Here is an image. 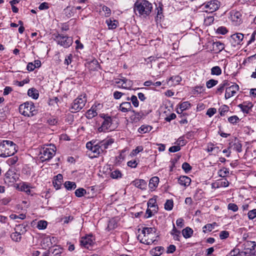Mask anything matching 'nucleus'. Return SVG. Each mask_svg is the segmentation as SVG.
I'll return each instance as SVG.
<instances>
[{
	"label": "nucleus",
	"mask_w": 256,
	"mask_h": 256,
	"mask_svg": "<svg viewBox=\"0 0 256 256\" xmlns=\"http://www.w3.org/2000/svg\"><path fill=\"white\" fill-rule=\"evenodd\" d=\"M231 38L234 41L235 44H239L244 38V35L240 33H237L232 35Z\"/></svg>",
	"instance_id": "nucleus-23"
},
{
	"label": "nucleus",
	"mask_w": 256,
	"mask_h": 256,
	"mask_svg": "<svg viewBox=\"0 0 256 256\" xmlns=\"http://www.w3.org/2000/svg\"><path fill=\"white\" fill-rule=\"evenodd\" d=\"M56 148L54 145L44 146L40 150V158L42 162L50 160L56 154Z\"/></svg>",
	"instance_id": "nucleus-6"
},
{
	"label": "nucleus",
	"mask_w": 256,
	"mask_h": 256,
	"mask_svg": "<svg viewBox=\"0 0 256 256\" xmlns=\"http://www.w3.org/2000/svg\"><path fill=\"white\" fill-rule=\"evenodd\" d=\"M132 106L129 102H122L119 106V110L123 112H126L132 111Z\"/></svg>",
	"instance_id": "nucleus-14"
},
{
	"label": "nucleus",
	"mask_w": 256,
	"mask_h": 256,
	"mask_svg": "<svg viewBox=\"0 0 256 256\" xmlns=\"http://www.w3.org/2000/svg\"><path fill=\"white\" fill-rule=\"evenodd\" d=\"M98 113L97 106H93L90 109L88 110L86 113V117L88 119H91L97 116Z\"/></svg>",
	"instance_id": "nucleus-16"
},
{
	"label": "nucleus",
	"mask_w": 256,
	"mask_h": 256,
	"mask_svg": "<svg viewBox=\"0 0 256 256\" xmlns=\"http://www.w3.org/2000/svg\"><path fill=\"white\" fill-rule=\"evenodd\" d=\"M229 185V182L226 179L224 180H220L218 182V187H228Z\"/></svg>",
	"instance_id": "nucleus-53"
},
{
	"label": "nucleus",
	"mask_w": 256,
	"mask_h": 256,
	"mask_svg": "<svg viewBox=\"0 0 256 256\" xmlns=\"http://www.w3.org/2000/svg\"><path fill=\"white\" fill-rule=\"evenodd\" d=\"M154 228H144L142 233L138 236L140 242L148 245L151 244L157 241L158 237Z\"/></svg>",
	"instance_id": "nucleus-2"
},
{
	"label": "nucleus",
	"mask_w": 256,
	"mask_h": 256,
	"mask_svg": "<svg viewBox=\"0 0 256 256\" xmlns=\"http://www.w3.org/2000/svg\"><path fill=\"white\" fill-rule=\"evenodd\" d=\"M192 234V230L189 227H186L182 230V234L184 237L186 238H190L191 237Z\"/></svg>",
	"instance_id": "nucleus-30"
},
{
	"label": "nucleus",
	"mask_w": 256,
	"mask_h": 256,
	"mask_svg": "<svg viewBox=\"0 0 256 256\" xmlns=\"http://www.w3.org/2000/svg\"><path fill=\"white\" fill-rule=\"evenodd\" d=\"M16 145L12 141L5 140L0 142V156L8 157L14 155L16 152Z\"/></svg>",
	"instance_id": "nucleus-4"
},
{
	"label": "nucleus",
	"mask_w": 256,
	"mask_h": 256,
	"mask_svg": "<svg viewBox=\"0 0 256 256\" xmlns=\"http://www.w3.org/2000/svg\"><path fill=\"white\" fill-rule=\"evenodd\" d=\"M229 236V232L226 230L222 231L220 234V238L221 240L225 239Z\"/></svg>",
	"instance_id": "nucleus-61"
},
{
	"label": "nucleus",
	"mask_w": 256,
	"mask_h": 256,
	"mask_svg": "<svg viewBox=\"0 0 256 256\" xmlns=\"http://www.w3.org/2000/svg\"><path fill=\"white\" fill-rule=\"evenodd\" d=\"M182 168L185 172L188 173L192 170V168L188 163L185 162L182 164Z\"/></svg>",
	"instance_id": "nucleus-52"
},
{
	"label": "nucleus",
	"mask_w": 256,
	"mask_h": 256,
	"mask_svg": "<svg viewBox=\"0 0 256 256\" xmlns=\"http://www.w3.org/2000/svg\"><path fill=\"white\" fill-rule=\"evenodd\" d=\"M155 212L152 210V208H148L146 212V218H149L152 217Z\"/></svg>",
	"instance_id": "nucleus-63"
},
{
	"label": "nucleus",
	"mask_w": 256,
	"mask_h": 256,
	"mask_svg": "<svg viewBox=\"0 0 256 256\" xmlns=\"http://www.w3.org/2000/svg\"><path fill=\"white\" fill-rule=\"evenodd\" d=\"M143 150V148L142 146H138L134 150H133L132 154L133 156L136 155L140 152H141Z\"/></svg>",
	"instance_id": "nucleus-62"
},
{
	"label": "nucleus",
	"mask_w": 256,
	"mask_h": 256,
	"mask_svg": "<svg viewBox=\"0 0 256 256\" xmlns=\"http://www.w3.org/2000/svg\"><path fill=\"white\" fill-rule=\"evenodd\" d=\"M218 224L216 222H213L212 224H208L205 225L203 228V232L206 233L207 232H210L214 230Z\"/></svg>",
	"instance_id": "nucleus-28"
},
{
	"label": "nucleus",
	"mask_w": 256,
	"mask_h": 256,
	"mask_svg": "<svg viewBox=\"0 0 256 256\" xmlns=\"http://www.w3.org/2000/svg\"><path fill=\"white\" fill-rule=\"evenodd\" d=\"M232 146H233L234 149L238 152H241L242 150V144L238 140H235V142Z\"/></svg>",
	"instance_id": "nucleus-43"
},
{
	"label": "nucleus",
	"mask_w": 256,
	"mask_h": 256,
	"mask_svg": "<svg viewBox=\"0 0 256 256\" xmlns=\"http://www.w3.org/2000/svg\"><path fill=\"white\" fill-rule=\"evenodd\" d=\"M239 86L238 84H234L226 88L225 93L226 99H228L234 96L238 90Z\"/></svg>",
	"instance_id": "nucleus-12"
},
{
	"label": "nucleus",
	"mask_w": 256,
	"mask_h": 256,
	"mask_svg": "<svg viewBox=\"0 0 256 256\" xmlns=\"http://www.w3.org/2000/svg\"><path fill=\"white\" fill-rule=\"evenodd\" d=\"M174 206V202L172 200H168L164 204V208L167 210H170Z\"/></svg>",
	"instance_id": "nucleus-39"
},
{
	"label": "nucleus",
	"mask_w": 256,
	"mask_h": 256,
	"mask_svg": "<svg viewBox=\"0 0 256 256\" xmlns=\"http://www.w3.org/2000/svg\"><path fill=\"white\" fill-rule=\"evenodd\" d=\"M100 14H102V15H103V14H105V15L108 14H108H110L111 10L110 8H108L106 6H104L102 7V8L100 9Z\"/></svg>",
	"instance_id": "nucleus-45"
},
{
	"label": "nucleus",
	"mask_w": 256,
	"mask_h": 256,
	"mask_svg": "<svg viewBox=\"0 0 256 256\" xmlns=\"http://www.w3.org/2000/svg\"><path fill=\"white\" fill-rule=\"evenodd\" d=\"M74 193L77 197L80 198L86 194V191L84 188H79L76 190Z\"/></svg>",
	"instance_id": "nucleus-40"
},
{
	"label": "nucleus",
	"mask_w": 256,
	"mask_h": 256,
	"mask_svg": "<svg viewBox=\"0 0 256 256\" xmlns=\"http://www.w3.org/2000/svg\"><path fill=\"white\" fill-rule=\"evenodd\" d=\"M54 40L57 44L64 48H67L70 47L73 42L72 37L64 36L62 34H54Z\"/></svg>",
	"instance_id": "nucleus-7"
},
{
	"label": "nucleus",
	"mask_w": 256,
	"mask_h": 256,
	"mask_svg": "<svg viewBox=\"0 0 256 256\" xmlns=\"http://www.w3.org/2000/svg\"><path fill=\"white\" fill-rule=\"evenodd\" d=\"M156 197L154 196L152 198H150L148 203V208H152V210L154 212H156L158 209V206L156 204Z\"/></svg>",
	"instance_id": "nucleus-20"
},
{
	"label": "nucleus",
	"mask_w": 256,
	"mask_h": 256,
	"mask_svg": "<svg viewBox=\"0 0 256 256\" xmlns=\"http://www.w3.org/2000/svg\"><path fill=\"white\" fill-rule=\"evenodd\" d=\"M10 238L14 242H19L21 240V234L16 232H12L10 234Z\"/></svg>",
	"instance_id": "nucleus-36"
},
{
	"label": "nucleus",
	"mask_w": 256,
	"mask_h": 256,
	"mask_svg": "<svg viewBox=\"0 0 256 256\" xmlns=\"http://www.w3.org/2000/svg\"><path fill=\"white\" fill-rule=\"evenodd\" d=\"M222 74V70L218 66H215L211 69V74L212 75L219 76Z\"/></svg>",
	"instance_id": "nucleus-37"
},
{
	"label": "nucleus",
	"mask_w": 256,
	"mask_h": 256,
	"mask_svg": "<svg viewBox=\"0 0 256 256\" xmlns=\"http://www.w3.org/2000/svg\"><path fill=\"white\" fill-rule=\"evenodd\" d=\"M212 46L214 50H216L218 52H221L224 48V44L220 42H214Z\"/></svg>",
	"instance_id": "nucleus-31"
},
{
	"label": "nucleus",
	"mask_w": 256,
	"mask_h": 256,
	"mask_svg": "<svg viewBox=\"0 0 256 256\" xmlns=\"http://www.w3.org/2000/svg\"><path fill=\"white\" fill-rule=\"evenodd\" d=\"M171 234L173 236V238L175 240L180 241V232L177 230L174 224H173V228L171 232Z\"/></svg>",
	"instance_id": "nucleus-27"
},
{
	"label": "nucleus",
	"mask_w": 256,
	"mask_h": 256,
	"mask_svg": "<svg viewBox=\"0 0 256 256\" xmlns=\"http://www.w3.org/2000/svg\"><path fill=\"white\" fill-rule=\"evenodd\" d=\"M100 116L103 118V122L98 130V132H106L108 130H111L110 126L112 124V120L110 116H106L104 114H101Z\"/></svg>",
	"instance_id": "nucleus-9"
},
{
	"label": "nucleus",
	"mask_w": 256,
	"mask_h": 256,
	"mask_svg": "<svg viewBox=\"0 0 256 256\" xmlns=\"http://www.w3.org/2000/svg\"><path fill=\"white\" fill-rule=\"evenodd\" d=\"M10 218L12 220H24L26 218V215L24 214H22L18 215H16V214H12L10 216Z\"/></svg>",
	"instance_id": "nucleus-49"
},
{
	"label": "nucleus",
	"mask_w": 256,
	"mask_h": 256,
	"mask_svg": "<svg viewBox=\"0 0 256 256\" xmlns=\"http://www.w3.org/2000/svg\"><path fill=\"white\" fill-rule=\"evenodd\" d=\"M216 112V109L214 108H209L206 112V114L209 117H212Z\"/></svg>",
	"instance_id": "nucleus-54"
},
{
	"label": "nucleus",
	"mask_w": 256,
	"mask_h": 256,
	"mask_svg": "<svg viewBox=\"0 0 256 256\" xmlns=\"http://www.w3.org/2000/svg\"><path fill=\"white\" fill-rule=\"evenodd\" d=\"M114 142V140L112 138L106 139L98 142L91 141L86 143V148L94 154L92 157L96 158L104 152Z\"/></svg>",
	"instance_id": "nucleus-1"
},
{
	"label": "nucleus",
	"mask_w": 256,
	"mask_h": 256,
	"mask_svg": "<svg viewBox=\"0 0 256 256\" xmlns=\"http://www.w3.org/2000/svg\"><path fill=\"white\" fill-rule=\"evenodd\" d=\"M159 182V178L158 176H154L150 178L149 182V188L153 190L158 186Z\"/></svg>",
	"instance_id": "nucleus-21"
},
{
	"label": "nucleus",
	"mask_w": 256,
	"mask_h": 256,
	"mask_svg": "<svg viewBox=\"0 0 256 256\" xmlns=\"http://www.w3.org/2000/svg\"><path fill=\"white\" fill-rule=\"evenodd\" d=\"M132 86V82L130 80H128L125 78H123V82L121 86H118V88L125 89H128Z\"/></svg>",
	"instance_id": "nucleus-25"
},
{
	"label": "nucleus",
	"mask_w": 256,
	"mask_h": 256,
	"mask_svg": "<svg viewBox=\"0 0 256 256\" xmlns=\"http://www.w3.org/2000/svg\"><path fill=\"white\" fill-rule=\"evenodd\" d=\"M214 20V17H206L204 20V24L206 26H210Z\"/></svg>",
	"instance_id": "nucleus-56"
},
{
	"label": "nucleus",
	"mask_w": 256,
	"mask_h": 256,
	"mask_svg": "<svg viewBox=\"0 0 256 256\" xmlns=\"http://www.w3.org/2000/svg\"><path fill=\"white\" fill-rule=\"evenodd\" d=\"M47 222L44 220H40L38 222L37 228L39 230H44L46 228L47 226Z\"/></svg>",
	"instance_id": "nucleus-51"
},
{
	"label": "nucleus",
	"mask_w": 256,
	"mask_h": 256,
	"mask_svg": "<svg viewBox=\"0 0 256 256\" xmlns=\"http://www.w3.org/2000/svg\"><path fill=\"white\" fill-rule=\"evenodd\" d=\"M240 120V118L236 116H232L228 118V122L232 124L238 123Z\"/></svg>",
	"instance_id": "nucleus-47"
},
{
	"label": "nucleus",
	"mask_w": 256,
	"mask_h": 256,
	"mask_svg": "<svg viewBox=\"0 0 256 256\" xmlns=\"http://www.w3.org/2000/svg\"><path fill=\"white\" fill-rule=\"evenodd\" d=\"M109 29H115L118 24V20L114 19V17H111L106 20V22Z\"/></svg>",
	"instance_id": "nucleus-19"
},
{
	"label": "nucleus",
	"mask_w": 256,
	"mask_h": 256,
	"mask_svg": "<svg viewBox=\"0 0 256 256\" xmlns=\"http://www.w3.org/2000/svg\"><path fill=\"white\" fill-rule=\"evenodd\" d=\"M65 188L68 190L75 189L76 187V184L74 182L66 181L64 183Z\"/></svg>",
	"instance_id": "nucleus-35"
},
{
	"label": "nucleus",
	"mask_w": 256,
	"mask_h": 256,
	"mask_svg": "<svg viewBox=\"0 0 256 256\" xmlns=\"http://www.w3.org/2000/svg\"><path fill=\"white\" fill-rule=\"evenodd\" d=\"M191 182V179L187 176H180L178 179V182L181 186H188Z\"/></svg>",
	"instance_id": "nucleus-17"
},
{
	"label": "nucleus",
	"mask_w": 256,
	"mask_h": 256,
	"mask_svg": "<svg viewBox=\"0 0 256 256\" xmlns=\"http://www.w3.org/2000/svg\"><path fill=\"white\" fill-rule=\"evenodd\" d=\"M230 256H241L240 250L238 248L234 249L230 252Z\"/></svg>",
	"instance_id": "nucleus-64"
},
{
	"label": "nucleus",
	"mask_w": 256,
	"mask_h": 256,
	"mask_svg": "<svg viewBox=\"0 0 256 256\" xmlns=\"http://www.w3.org/2000/svg\"><path fill=\"white\" fill-rule=\"evenodd\" d=\"M87 101L86 94H82L75 99L72 104L71 108L75 111H79L85 106Z\"/></svg>",
	"instance_id": "nucleus-8"
},
{
	"label": "nucleus",
	"mask_w": 256,
	"mask_h": 256,
	"mask_svg": "<svg viewBox=\"0 0 256 256\" xmlns=\"http://www.w3.org/2000/svg\"><path fill=\"white\" fill-rule=\"evenodd\" d=\"M248 218L250 220H253L256 217V209L249 211L248 213Z\"/></svg>",
	"instance_id": "nucleus-55"
},
{
	"label": "nucleus",
	"mask_w": 256,
	"mask_h": 256,
	"mask_svg": "<svg viewBox=\"0 0 256 256\" xmlns=\"http://www.w3.org/2000/svg\"><path fill=\"white\" fill-rule=\"evenodd\" d=\"M124 94L122 92L118 91H115L113 94V96L114 99L118 100L120 98L122 97V96H124Z\"/></svg>",
	"instance_id": "nucleus-60"
},
{
	"label": "nucleus",
	"mask_w": 256,
	"mask_h": 256,
	"mask_svg": "<svg viewBox=\"0 0 256 256\" xmlns=\"http://www.w3.org/2000/svg\"><path fill=\"white\" fill-rule=\"evenodd\" d=\"M122 176L121 172L118 170L112 171L110 174V177L114 179L120 178Z\"/></svg>",
	"instance_id": "nucleus-38"
},
{
	"label": "nucleus",
	"mask_w": 256,
	"mask_h": 256,
	"mask_svg": "<svg viewBox=\"0 0 256 256\" xmlns=\"http://www.w3.org/2000/svg\"><path fill=\"white\" fill-rule=\"evenodd\" d=\"M229 174V170L226 168H223L218 172V175L222 178H225Z\"/></svg>",
	"instance_id": "nucleus-41"
},
{
	"label": "nucleus",
	"mask_w": 256,
	"mask_h": 256,
	"mask_svg": "<svg viewBox=\"0 0 256 256\" xmlns=\"http://www.w3.org/2000/svg\"><path fill=\"white\" fill-rule=\"evenodd\" d=\"M219 6L220 2L216 0H212L206 4L205 8H208L206 12L208 14L212 13L218 8Z\"/></svg>",
	"instance_id": "nucleus-11"
},
{
	"label": "nucleus",
	"mask_w": 256,
	"mask_h": 256,
	"mask_svg": "<svg viewBox=\"0 0 256 256\" xmlns=\"http://www.w3.org/2000/svg\"><path fill=\"white\" fill-rule=\"evenodd\" d=\"M228 208L234 212L238 211V206L234 203H230L228 204Z\"/></svg>",
	"instance_id": "nucleus-58"
},
{
	"label": "nucleus",
	"mask_w": 256,
	"mask_h": 256,
	"mask_svg": "<svg viewBox=\"0 0 256 256\" xmlns=\"http://www.w3.org/2000/svg\"><path fill=\"white\" fill-rule=\"evenodd\" d=\"M32 187L26 182H22L19 186V189L21 191L24 192L28 194L32 195Z\"/></svg>",
	"instance_id": "nucleus-15"
},
{
	"label": "nucleus",
	"mask_w": 256,
	"mask_h": 256,
	"mask_svg": "<svg viewBox=\"0 0 256 256\" xmlns=\"http://www.w3.org/2000/svg\"><path fill=\"white\" fill-rule=\"evenodd\" d=\"M62 180V176L61 174H58L56 176V178L54 179V181L53 182V184H54V187L56 190L60 188Z\"/></svg>",
	"instance_id": "nucleus-24"
},
{
	"label": "nucleus",
	"mask_w": 256,
	"mask_h": 256,
	"mask_svg": "<svg viewBox=\"0 0 256 256\" xmlns=\"http://www.w3.org/2000/svg\"><path fill=\"white\" fill-rule=\"evenodd\" d=\"M20 112L25 116H32L36 114L34 104L32 102H26L19 106Z\"/></svg>",
	"instance_id": "nucleus-5"
},
{
	"label": "nucleus",
	"mask_w": 256,
	"mask_h": 256,
	"mask_svg": "<svg viewBox=\"0 0 256 256\" xmlns=\"http://www.w3.org/2000/svg\"><path fill=\"white\" fill-rule=\"evenodd\" d=\"M80 245L88 249L90 248L94 244V238L92 235H88L81 238L80 240Z\"/></svg>",
	"instance_id": "nucleus-10"
},
{
	"label": "nucleus",
	"mask_w": 256,
	"mask_h": 256,
	"mask_svg": "<svg viewBox=\"0 0 256 256\" xmlns=\"http://www.w3.org/2000/svg\"><path fill=\"white\" fill-rule=\"evenodd\" d=\"M228 86V82L226 80L224 81L222 84H220L217 88L216 93L221 94L224 92L226 86Z\"/></svg>",
	"instance_id": "nucleus-33"
},
{
	"label": "nucleus",
	"mask_w": 256,
	"mask_h": 256,
	"mask_svg": "<svg viewBox=\"0 0 256 256\" xmlns=\"http://www.w3.org/2000/svg\"><path fill=\"white\" fill-rule=\"evenodd\" d=\"M130 100L134 107H138V106L139 102L136 96H132L130 98Z\"/></svg>",
	"instance_id": "nucleus-59"
},
{
	"label": "nucleus",
	"mask_w": 256,
	"mask_h": 256,
	"mask_svg": "<svg viewBox=\"0 0 256 256\" xmlns=\"http://www.w3.org/2000/svg\"><path fill=\"white\" fill-rule=\"evenodd\" d=\"M152 9V4L146 0H138L134 4V11L140 15L148 16Z\"/></svg>",
	"instance_id": "nucleus-3"
},
{
	"label": "nucleus",
	"mask_w": 256,
	"mask_h": 256,
	"mask_svg": "<svg viewBox=\"0 0 256 256\" xmlns=\"http://www.w3.org/2000/svg\"><path fill=\"white\" fill-rule=\"evenodd\" d=\"M12 175H14V172L11 170H8L6 174V177H5V182H11V180L12 178Z\"/></svg>",
	"instance_id": "nucleus-46"
},
{
	"label": "nucleus",
	"mask_w": 256,
	"mask_h": 256,
	"mask_svg": "<svg viewBox=\"0 0 256 256\" xmlns=\"http://www.w3.org/2000/svg\"><path fill=\"white\" fill-rule=\"evenodd\" d=\"M218 84V81L214 79L210 80L206 82V86L207 88H210Z\"/></svg>",
	"instance_id": "nucleus-42"
},
{
	"label": "nucleus",
	"mask_w": 256,
	"mask_h": 256,
	"mask_svg": "<svg viewBox=\"0 0 256 256\" xmlns=\"http://www.w3.org/2000/svg\"><path fill=\"white\" fill-rule=\"evenodd\" d=\"M28 94L29 96L32 98L34 99H37L38 97V90L34 88L29 89L28 91Z\"/></svg>",
	"instance_id": "nucleus-34"
},
{
	"label": "nucleus",
	"mask_w": 256,
	"mask_h": 256,
	"mask_svg": "<svg viewBox=\"0 0 256 256\" xmlns=\"http://www.w3.org/2000/svg\"><path fill=\"white\" fill-rule=\"evenodd\" d=\"M18 160V158L17 156H13L9 158L6 162L9 166H12L15 164Z\"/></svg>",
	"instance_id": "nucleus-50"
},
{
	"label": "nucleus",
	"mask_w": 256,
	"mask_h": 256,
	"mask_svg": "<svg viewBox=\"0 0 256 256\" xmlns=\"http://www.w3.org/2000/svg\"><path fill=\"white\" fill-rule=\"evenodd\" d=\"M228 32L226 28L224 26H220L219 27L217 30L216 32L221 34H225Z\"/></svg>",
	"instance_id": "nucleus-57"
},
{
	"label": "nucleus",
	"mask_w": 256,
	"mask_h": 256,
	"mask_svg": "<svg viewBox=\"0 0 256 256\" xmlns=\"http://www.w3.org/2000/svg\"><path fill=\"white\" fill-rule=\"evenodd\" d=\"M228 110L229 107L226 105H223L219 108L220 114L221 116H224L226 112Z\"/></svg>",
	"instance_id": "nucleus-48"
},
{
	"label": "nucleus",
	"mask_w": 256,
	"mask_h": 256,
	"mask_svg": "<svg viewBox=\"0 0 256 256\" xmlns=\"http://www.w3.org/2000/svg\"><path fill=\"white\" fill-rule=\"evenodd\" d=\"M132 114L130 116V119L134 122H136L142 118V114L140 112H137L134 110H132Z\"/></svg>",
	"instance_id": "nucleus-22"
},
{
	"label": "nucleus",
	"mask_w": 256,
	"mask_h": 256,
	"mask_svg": "<svg viewBox=\"0 0 256 256\" xmlns=\"http://www.w3.org/2000/svg\"><path fill=\"white\" fill-rule=\"evenodd\" d=\"M232 24L235 26H239L242 22L240 17H230Z\"/></svg>",
	"instance_id": "nucleus-32"
},
{
	"label": "nucleus",
	"mask_w": 256,
	"mask_h": 256,
	"mask_svg": "<svg viewBox=\"0 0 256 256\" xmlns=\"http://www.w3.org/2000/svg\"><path fill=\"white\" fill-rule=\"evenodd\" d=\"M182 80V78L179 76H175L170 77L168 81V83L171 82L170 84L171 86H176L179 84L180 82Z\"/></svg>",
	"instance_id": "nucleus-26"
},
{
	"label": "nucleus",
	"mask_w": 256,
	"mask_h": 256,
	"mask_svg": "<svg viewBox=\"0 0 256 256\" xmlns=\"http://www.w3.org/2000/svg\"><path fill=\"white\" fill-rule=\"evenodd\" d=\"M252 104L251 102H244L242 104H240L238 107L241 110L246 114L250 112L251 108H252Z\"/></svg>",
	"instance_id": "nucleus-18"
},
{
	"label": "nucleus",
	"mask_w": 256,
	"mask_h": 256,
	"mask_svg": "<svg viewBox=\"0 0 256 256\" xmlns=\"http://www.w3.org/2000/svg\"><path fill=\"white\" fill-rule=\"evenodd\" d=\"M190 106V104L188 102H184L180 105V110L184 112Z\"/></svg>",
	"instance_id": "nucleus-44"
},
{
	"label": "nucleus",
	"mask_w": 256,
	"mask_h": 256,
	"mask_svg": "<svg viewBox=\"0 0 256 256\" xmlns=\"http://www.w3.org/2000/svg\"><path fill=\"white\" fill-rule=\"evenodd\" d=\"M132 184L136 187L142 190H146L147 186L146 181L142 179L136 180L132 182Z\"/></svg>",
	"instance_id": "nucleus-13"
},
{
	"label": "nucleus",
	"mask_w": 256,
	"mask_h": 256,
	"mask_svg": "<svg viewBox=\"0 0 256 256\" xmlns=\"http://www.w3.org/2000/svg\"><path fill=\"white\" fill-rule=\"evenodd\" d=\"M152 128L150 126L147 124L142 125L138 129V132L140 134H146L150 132Z\"/></svg>",
	"instance_id": "nucleus-29"
}]
</instances>
